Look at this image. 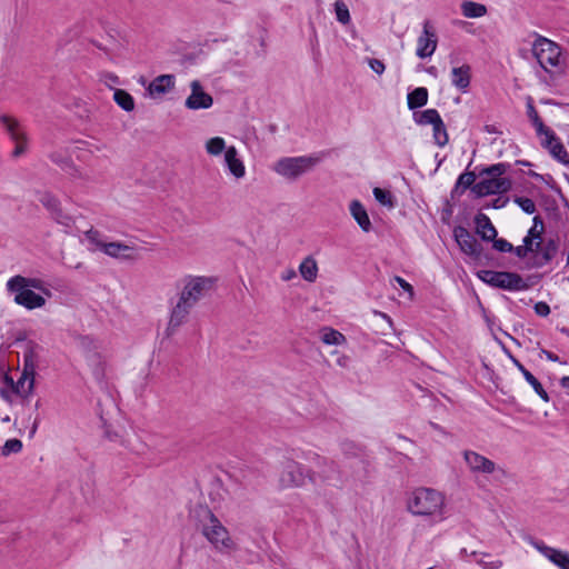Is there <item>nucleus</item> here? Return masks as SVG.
Segmentation results:
<instances>
[{
    "label": "nucleus",
    "instance_id": "1",
    "mask_svg": "<svg viewBox=\"0 0 569 569\" xmlns=\"http://www.w3.org/2000/svg\"><path fill=\"white\" fill-rule=\"evenodd\" d=\"M407 508L415 516L433 517L440 521L443 519L445 497L436 489L418 488L408 499Z\"/></svg>",
    "mask_w": 569,
    "mask_h": 569
},
{
    "label": "nucleus",
    "instance_id": "2",
    "mask_svg": "<svg viewBox=\"0 0 569 569\" xmlns=\"http://www.w3.org/2000/svg\"><path fill=\"white\" fill-rule=\"evenodd\" d=\"M197 526L202 535L218 549L228 550L233 546L228 530L222 526L214 513L206 506H198L193 510Z\"/></svg>",
    "mask_w": 569,
    "mask_h": 569
},
{
    "label": "nucleus",
    "instance_id": "3",
    "mask_svg": "<svg viewBox=\"0 0 569 569\" xmlns=\"http://www.w3.org/2000/svg\"><path fill=\"white\" fill-rule=\"evenodd\" d=\"M40 346L28 341L23 350V369L20 378L13 382L11 391L18 396L27 397L34 388L36 370L38 367Z\"/></svg>",
    "mask_w": 569,
    "mask_h": 569
},
{
    "label": "nucleus",
    "instance_id": "4",
    "mask_svg": "<svg viewBox=\"0 0 569 569\" xmlns=\"http://www.w3.org/2000/svg\"><path fill=\"white\" fill-rule=\"evenodd\" d=\"M307 459L318 468L316 478L318 477L322 482L336 488H341L349 482H355L350 472L342 470L341 461L338 463L318 453H312V456Z\"/></svg>",
    "mask_w": 569,
    "mask_h": 569
},
{
    "label": "nucleus",
    "instance_id": "5",
    "mask_svg": "<svg viewBox=\"0 0 569 569\" xmlns=\"http://www.w3.org/2000/svg\"><path fill=\"white\" fill-rule=\"evenodd\" d=\"M320 161L321 157L318 154L283 157L274 162L272 169L288 180H297L311 171Z\"/></svg>",
    "mask_w": 569,
    "mask_h": 569
},
{
    "label": "nucleus",
    "instance_id": "6",
    "mask_svg": "<svg viewBox=\"0 0 569 569\" xmlns=\"http://www.w3.org/2000/svg\"><path fill=\"white\" fill-rule=\"evenodd\" d=\"M306 480L316 483V471L307 468L302 463L287 458L281 462L278 485L281 489L303 487Z\"/></svg>",
    "mask_w": 569,
    "mask_h": 569
},
{
    "label": "nucleus",
    "instance_id": "7",
    "mask_svg": "<svg viewBox=\"0 0 569 569\" xmlns=\"http://www.w3.org/2000/svg\"><path fill=\"white\" fill-rule=\"evenodd\" d=\"M477 277L486 284L507 291H523L530 288V284L523 277L511 271L480 270Z\"/></svg>",
    "mask_w": 569,
    "mask_h": 569
},
{
    "label": "nucleus",
    "instance_id": "8",
    "mask_svg": "<svg viewBox=\"0 0 569 569\" xmlns=\"http://www.w3.org/2000/svg\"><path fill=\"white\" fill-rule=\"evenodd\" d=\"M532 53L546 72L551 73L552 68H557L560 64V47L545 37L538 36L533 41Z\"/></svg>",
    "mask_w": 569,
    "mask_h": 569
},
{
    "label": "nucleus",
    "instance_id": "9",
    "mask_svg": "<svg viewBox=\"0 0 569 569\" xmlns=\"http://www.w3.org/2000/svg\"><path fill=\"white\" fill-rule=\"evenodd\" d=\"M342 459L341 461L355 460L357 470L351 471L355 482H363L369 473V459L365 450L353 441H342L340 445Z\"/></svg>",
    "mask_w": 569,
    "mask_h": 569
},
{
    "label": "nucleus",
    "instance_id": "10",
    "mask_svg": "<svg viewBox=\"0 0 569 569\" xmlns=\"http://www.w3.org/2000/svg\"><path fill=\"white\" fill-rule=\"evenodd\" d=\"M0 124L11 141L16 144L14 149L12 150V157L19 158L24 154L28 149L29 139L21 123L13 117L1 114Z\"/></svg>",
    "mask_w": 569,
    "mask_h": 569
},
{
    "label": "nucleus",
    "instance_id": "11",
    "mask_svg": "<svg viewBox=\"0 0 569 569\" xmlns=\"http://www.w3.org/2000/svg\"><path fill=\"white\" fill-rule=\"evenodd\" d=\"M213 280L208 277H188L179 299L182 303L193 306L212 288Z\"/></svg>",
    "mask_w": 569,
    "mask_h": 569
},
{
    "label": "nucleus",
    "instance_id": "12",
    "mask_svg": "<svg viewBox=\"0 0 569 569\" xmlns=\"http://www.w3.org/2000/svg\"><path fill=\"white\" fill-rule=\"evenodd\" d=\"M87 238L91 243H94L98 249L109 257L131 260L133 259V248L121 242H104L99 240V232L97 230H89Z\"/></svg>",
    "mask_w": 569,
    "mask_h": 569
},
{
    "label": "nucleus",
    "instance_id": "13",
    "mask_svg": "<svg viewBox=\"0 0 569 569\" xmlns=\"http://www.w3.org/2000/svg\"><path fill=\"white\" fill-rule=\"evenodd\" d=\"M38 201L49 211L51 218L57 223L67 228H70L74 223L73 218L62 210L60 200L51 192H39Z\"/></svg>",
    "mask_w": 569,
    "mask_h": 569
},
{
    "label": "nucleus",
    "instance_id": "14",
    "mask_svg": "<svg viewBox=\"0 0 569 569\" xmlns=\"http://www.w3.org/2000/svg\"><path fill=\"white\" fill-rule=\"evenodd\" d=\"M453 238L465 254L473 259H480L482 257L483 248L481 243L467 228L462 226L455 227Z\"/></svg>",
    "mask_w": 569,
    "mask_h": 569
},
{
    "label": "nucleus",
    "instance_id": "15",
    "mask_svg": "<svg viewBox=\"0 0 569 569\" xmlns=\"http://www.w3.org/2000/svg\"><path fill=\"white\" fill-rule=\"evenodd\" d=\"M438 38L430 21H425L423 30L417 40L416 54L426 59L433 54L437 49Z\"/></svg>",
    "mask_w": 569,
    "mask_h": 569
},
{
    "label": "nucleus",
    "instance_id": "16",
    "mask_svg": "<svg viewBox=\"0 0 569 569\" xmlns=\"http://www.w3.org/2000/svg\"><path fill=\"white\" fill-rule=\"evenodd\" d=\"M512 182L510 179H488L485 178L481 181L472 186V192L476 197H485L488 194H498L508 192L511 189Z\"/></svg>",
    "mask_w": 569,
    "mask_h": 569
},
{
    "label": "nucleus",
    "instance_id": "17",
    "mask_svg": "<svg viewBox=\"0 0 569 569\" xmlns=\"http://www.w3.org/2000/svg\"><path fill=\"white\" fill-rule=\"evenodd\" d=\"M463 460L472 473H487L490 475L496 470V463L486 458L485 456L473 451L465 450L462 452Z\"/></svg>",
    "mask_w": 569,
    "mask_h": 569
},
{
    "label": "nucleus",
    "instance_id": "18",
    "mask_svg": "<svg viewBox=\"0 0 569 569\" xmlns=\"http://www.w3.org/2000/svg\"><path fill=\"white\" fill-rule=\"evenodd\" d=\"M542 137H545L541 140L542 148L547 149L553 159L563 166H569V154L556 133L550 129L542 133Z\"/></svg>",
    "mask_w": 569,
    "mask_h": 569
},
{
    "label": "nucleus",
    "instance_id": "19",
    "mask_svg": "<svg viewBox=\"0 0 569 569\" xmlns=\"http://www.w3.org/2000/svg\"><path fill=\"white\" fill-rule=\"evenodd\" d=\"M191 93L186 99L184 106L190 110L208 109L212 106V97L203 91L201 83L193 80L190 83Z\"/></svg>",
    "mask_w": 569,
    "mask_h": 569
},
{
    "label": "nucleus",
    "instance_id": "20",
    "mask_svg": "<svg viewBox=\"0 0 569 569\" xmlns=\"http://www.w3.org/2000/svg\"><path fill=\"white\" fill-rule=\"evenodd\" d=\"M7 289L8 291L16 293L14 302L28 310L41 308L46 305V299L31 289H18L17 287H7Z\"/></svg>",
    "mask_w": 569,
    "mask_h": 569
},
{
    "label": "nucleus",
    "instance_id": "21",
    "mask_svg": "<svg viewBox=\"0 0 569 569\" xmlns=\"http://www.w3.org/2000/svg\"><path fill=\"white\" fill-rule=\"evenodd\" d=\"M533 547L559 569H569V552L549 547L542 541L533 542Z\"/></svg>",
    "mask_w": 569,
    "mask_h": 569
},
{
    "label": "nucleus",
    "instance_id": "22",
    "mask_svg": "<svg viewBox=\"0 0 569 569\" xmlns=\"http://www.w3.org/2000/svg\"><path fill=\"white\" fill-rule=\"evenodd\" d=\"M191 309V306L188 303H182L181 299L178 300L176 306H173L171 309L168 328L166 330L167 336L174 333V331L186 321Z\"/></svg>",
    "mask_w": 569,
    "mask_h": 569
},
{
    "label": "nucleus",
    "instance_id": "23",
    "mask_svg": "<svg viewBox=\"0 0 569 569\" xmlns=\"http://www.w3.org/2000/svg\"><path fill=\"white\" fill-rule=\"evenodd\" d=\"M7 287H17L18 289H37L48 297H51V291L46 287L43 280L39 278H29L17 274L10 278L7 282Z\"/></svg>",
    "mask_w": 569,
    "mask_h": 569
},
{
    "label": "nucleus",
    "instance_id": "24",
    "mask_svg": "<svg viewBox=\"0 0 569 569\" xmlns=\"http://www.w3.org/2000/svg\"><path fill=\"white\" fill-rule=\"evenodd\" d=\"M224 162L229 172L236 178L241 179L246 174L243 161L239 158L236 147L230 146L224 152Z\"/></svg>",
    "mask_w": 569,
    "mask_h": 569
},
{
    "label": "nucleus",
    "instance_id": "25",
    "mask_svg": "<svg viewBox=\"0 0 569 569\" xmlns=\"http://www.w3.org/2000/svg\"><path fill=\"white\" fill-rule=\"evenodd\" d=\"M471 68L469 64L453 67L451 70V84L460 92L466 93L470 87Z\"/></svg>",
    "mask_w": 569,
    "mask_h": 569
},
{
    "label": "nucleus",
    "instance_id": "26",
    "mask_svg": "<svg viewBox=\"0 0 569 569\" xmlns=\"http://www.w3.org/2000/svg\"><path fill=\"white\" fill-rule=\"evenodd\" d=\"M176 77L173 74H161L156 77L147 90L151 97L164 94L174 88Z\"/></svg>",
    "mask_w": 569,
    "mask_h": 569
},
{
    "label": "nucleus",
    "instance_id": "27",
    "mask_svg": "<svg viewBox=\"0 0 569 569\" xmlns=\"http://www.w3.org/2000/svg\"><path fill=\"white\" fill-rule=\"evenodd\" d=\"M558 251V242L555 239H548L545 244H541V248L538 254L535 257L532 267L533 268H542L548 264L556 256Z\"/></svg>",
    "mask_w": 569,
    "mask_h": 569
},
{
    "label": "nucleus",
    "instance_id": "28",
    "mask_svg": "<svg viewBox=\"0 0 569 569\" xmlns=\"http://www.w3.org/2000/svg\"><path fill=\"white\" fill-rule=\"evenodd\" d=\"M476 231L483 241H491L497 237V230L491 223L488 216L477 213L475 217Z\"/></svg>",
    "mask_w": 569,
    "mask_h": 569
},
{
    "label": "nucleus",
    "instance_id": "29",
    "mask_svg": "<svg viewBox=\"0 0 569 569\" xmlns=\"http://www.w3.org/2000/svg\"><path fill=\"white\" fill-rule=\"evenodd\" d=\"M350 213L362 231L369 232L372 228L370 218L359 200H352L349 206Z\"/></svg>",
    "mask_w": 569,
    "mask_h": 569
},
{
    "label": "nucleus",
    "instance_id": "30",
    "mask_svg": "<svg viewBox=\"0 0 569 569\" xmlns=\"http://www.w3.org/2000/svg\"><path fill=\"white\" fill-rule=\"evenodd\" d=\"M511 360L513 365L518 368V370L522 373L525 380L533 388L535 392L546 402H548L549 395L543 389L540 381L529 371L525 368V366L515 357H511Z\"/></svg>",
    "mask_w": 569,
    "mask_h": 569
},
{
    "label": "nucleus",
    "instance_id": "31",
    "mask_svg": "<svg viewBox=\"0 0 569 569\" xmlns=\"http://www.w3.org/2000/svg\"><path fill=\"white\" fill-rule=\"evenodd\" d=\"M526 108H527V117L529 118L530 122L536 129V133L539 137H542V133L548 132L550 128L546 127L543 121L538 114V111L536 110L533 106V99L528 96L526 99Z\"/></svg>",
    "mask_w": 569,
    "mask_h": 569
},
{
    "label": "nucleus",
    "instance_id": "32",
    "mask_svg": "<svg viewBox=\"0 0 569 569\" xmlns=\"http://www.w3.org/2000/svg\"><path fill=\"white\" fill-rule=\"evenodd\" d=\"M428 102V90L425 87H418L410 91L407 96V104L409 110H416Z\"/></svg>",
    "mask_w": 569,
    "mask_h": 569
},
{
    "label": "nucleus",
    "instance_id": "33",
    "mask_svg": "<svg viewBox=\"0 0 569 569\" xmlns=\"http://www.w3.org/2000/svg\"><path fill=\"white\" fill-rule=\"evenodd\" d=\"M299 272L306 281L313 282L318 274L317 261L311 256L305 258L299 266Z\"/></svg>",
    "mask_w": 569,
    "mask_h": 569
},
{
    "label": "nucleus",
    "instance_id": "34",
    "mask_svg": "<svg viewBox=\"0 0 569 569\" xmlns=\"http://www.w3.org/2000/svg\"><path fill=\"white\" fill-rule=\"evenodd\" d=\"M74 343L87 357L98 349V341L91 336L76 335L73 337Z\"/></svg>",
    "mask_w": 569,
    "mask_h": 569
},
{
    "label": "nucleus",
    "instance_id": "35",
    "mask_svg": "<svg viewBox=\"0 0 569 569\" xmlns=\"http://www.w3.org/2000/svg\"><path fill=\"white\" fill-rule=\"evenodd\" d=\"M440 119H441V117L436 109H427L421 112L413 113V120L419 126H427V124L433 126V124H437V121Z\"/></svg>",
    "mask_w": 569,
    "mask_h": 569
},
{
    "label": "nucleus",
    "instance_id": "36",
    "mask_svg": "<svg viewBox=\"0 0 569 569\" xmlns=\"http://www.w3.org/2000/svg\"><path fill=\"white\" fill-rule=\"evenodd\" d=\"M511 168L510 163L499 162L491 164L480 172V176H487L488 179H508L507 177H502L509 169Z\"/></svg>",
    "mask_w": 569,
    "mask_h": 569
},
{
    "label": "nucleus",
    "instance_id": "37",
    "mask_svg": "<svg viewBox=\"0 0 569 569\" xmlns=\"http://www.w3.org/2000/svg\"><path fill=\"white\" fill-rule=\"evenodd\" d=\"M462 14L467 18H480L487 13L485 4L477 3L473 1H463L461 3Z\"/></svg>",
    "mask_w": 569,
    "mask_h": 569
},
{
    "label": "nucleus",
    "instance_id": "38",
    "mask_svg": "<svg viewBox=\"0 0 569 569\" xmlns=\"http://www.w3.org/2000/svg\"><path fill=\"white\" fill-rule=\"evenodd\" d=\"M114 102L124 111L129 112L134 109L133 97L122 89H116L113 92Z\"/></svg>",
    "mask_w": 569,
    "mask_h": 569
},
{
    "label": "nucleus",
    "instance_id": "39",
    "mask_svg": "<svg viewBox=\"0 0 569 569\" xmlns=\"http://www.w3.org/2000/svg\"><path fill=\"white\" fill-rule=\"evenodd\" d=\"M321 341L329 346H339L346 342V337L336 329L325 328L322 330Z\"/></svg>",
    "mask_w": 569,
    "mask_h": 569
},
{
    "label": "nucleus",
    "instance_id": "40",
    "mask_svg": "<svg viewBox=\"0 0 569 569\" xmlns=\"http://www.w3.org/2000/svg\"><path fill=\"white\" fill-rule=\"evenodd\" d=\"M476 174L473 172H463L458 177L456 186L452 190V196L455 193H462L466 189L471 188L475 184Z\"/></svg>",
    "mask_w": 569,
    "mask_h": 569
},
{
    "label": "nucleus",
    "instance_id": "41",
    "mask_svg": "<svg viewBox=\"0 0 569 569\" xmlns=\"http://www.w3.org/2000/svg\"><path fill=\"white\" fill-rule=\"evenodd\" d=\"M50 160L58 164L62 170L68 172L69 174H74L77 172V169L73 164V161L69 157H64L58 152H52L49 156Z\"/></svg>",
    "mask_w": 569,
    "mask_h": 569
},
{
    "label": "nucleus",
    "instance_id": "42",
    "mask_svg": "<svg viewBox=\"0 0 569 569\" xmlns=\"http://www.w3.org/2000/svg\"><path fill=\"white\" fill-rule=\"evenodd\" d=\"M372 193H373L375 199L380 204H382L387 208H393L396 206L395 197L389 190L376 187V188H373Z\"/></svg>",
    "mask_w": 569,
    "mask_h": 569
},
{
    "label": "nucleus",
    "instance_id": "43",
    "mask_svg": "<svg viewBox=\"0 0 569 569\" xmlns=\"http://www.w3.org/2000/svg\"><path fill=\"white\" fill-rule=\"evenodd\" d=\"M432 131L435 143L439 147H445L448 143L449 138L442 119L438 120L437 124L432 126Z\"/></svg>",
    "mask_w": 569,
    "mask_h": 569
},
{
    "label": "nucleus",
    "instance_id": "44",
    "mask_svg": "<svg viewBox=\"0 0 569 569\" xmlns=\"http://www.w3.org/2000/svg\"><path fill=\"white\" fill-rule=\"evenodd\" d=\"M228 147H226V141L223 138L221 137H213V138H210L207 142H206V151L210 154V156H220L223 151L226 152V149Z\"/></svg>",
    "mask_w": 569,
    "mask_h": 569
},
{
    "label": "nucleus",
    "instance_id": "45",
    "mask_svg": "<svg viewBox=\"0 0 569 569\" xmlns=\"http://www.w3.org/2000/svg\"><path fill=\"white\" fill-rule=\"evenodd\" d=\"M335 12L337 20L340 23L347 24L350 22V12L347 4L343 1L338 0L335 2Z\"/></svg>",
    "mask_w": 569,
    "mask_h": 569
},
{
    "label": "nucleus",
    "instance_id": "46",
    "mask_svg": "<svg viewBox=\"0 0 569 569\" xmlns=\"http://www.w3.org/2000/svg\"><path fill=\"white\" fill-rule=\"evenodd\" d=\"M533 224L528 230V234L530 238H536L537 240L542 241V232H543V220L540 216L533 217Z\"/></svg>",
    "mask_w": 569,
    "mask_h": 569
},
{
    "label": "nucleus",
    "instance_id": "47",
    "mask_svg": "<svg viewBox=\"0 0 569 569\" xmlns=\"http://www.w3.org/2000/svg\"><path fill=\"white\" fill-rule=\"evenodd\" d=\"M22 450V442L19 439H9L2 447V455L9 456L11 453H18Z\"/></svg>",
    "mask_w": 569,
    "mask_h": 569
},
{
    "label": "nucleus",
    "instance_id": "48",
    "mask_svg": "<svg viewBox=\"0 0 569 569\" xmlns=\"http://www.w3.org/2000/svg\"><path fill=\"white\" fill-rule=\"evenodd\" d=\"M515 202L521 208V210L528 214H532L536 211V203L532 199L527 197H517Z\"/></svg>",
    "mask_w": 569,
    "mask_h": 569
},
{
    "label": "nucleus",
    "instance_id": "49",
    "mask_svg": "<svg viewBox=\"0 0 569 569\" xmlns=\"http://www.w3.org/2000/svg\"><path fill=\"white\" fill-rule=\"evenodd\" d=\"M492 241V247L499 252H511L513 250V246L503 238H495Z\"/></svg>",
    "mask_w": 569,
    "mask_h": 569
},
{
    "label": "nucleus",
    "instance_id": "50",
    "mask_svg": "<svg viewBox=\"0 0 569 569\" xmlns=\"http://www.w3.org/2000/svg\"><path fill=\"white\" fill-rule=\"evenodd\" d=\"M485 557H489V555H482L479 559H476V562L480 565L483 569H499L502 566V561L499 559L487 561Z\"/></svg>",
    "mask_w": 569,
    "mask_h": 569
},
{
    "label": "nucleus",
    "instance_id": "51",
    "mask_svg": "<svg viewBox=\"0 0 569 569\" xmlns=\"http://www.w3.org/2000/svg\"><path fill=\"white\" fill-rule=\"evenodd\" d=\"M525 247L530 248V252H539L542 241L537 240L536 238H530V236L527 233V236L522 240Z\"/></svg>",
    "mask_w": 569,
    "mask_h": 569
},
{
    "label": "nucleus",
    "instance_id": "52",
    "mask_svg": "<svg viewBox=\"0 0 569 569\" xmlns=\"http://www.w3.org/2000/svg\"><path fill=\"white\" fill-rule=\"evenodd\" d=\"M535 312L540 317H547L550 313V307L545 301H539L533 307Z\"/></svg>",
    "mask_w": 569,
    "mask_h": 569
},
{
    "label": "nucleus",
    "instance_id": "53",
    "mask_svg": "<svg viewBox=\"0 0 569 569\" xmlns=\"http://www.w3.org/2000/svg\"><path fill=\"white\" fill-rule=\"evenodd\" d=\"M369 67L377 74H382L386 69L385 63L381 60L375 58L369 59Z\"/></svg>",
    "mask_w": 569,
    "mask_h": 569
},
{
    "label": "nucleus",
    "instance_id": "54",
    "mask_svg": "<svg viewBox=\"0 0 569 569\" xmlns=\"http://www.w3.org/2000/svg\"><path fill=\"white\" fill-rule=\"evenodd\" d=\"M518 258L523 259L530 253V248L525 246L513 247L511 250Z\"/></svg>",
    "mask_w": 569,
    "mask_h": 569
},
{
    "label": "nucleus",
    "instance_id": "55",
    "mask_svg": "<svg viewBox=\"0 0 569 569\" xmlns=\"http://www.w3.org/2000/svg\"><path fill=\"white\" fill-rule=\"evenodd\" d=\"M395 281L407 292H409L411 296L413 295V287L407 282L403 278L396 276Z\"/></svg>",
    "mask_w": 569,
    "mask_h": 569
},
{
    "label": "nucleus",
    "instance_id": "56",
    "mask_svg": "<svg viewBox=\"0 0 569 569\" xmlns=\"http://www.w3.org/2000/svg\"><path fill=\"white\" fill-rule=\"evenodd\" d=\"M507 202H508L507 198L498 197V198L492 200L490 207H492L495 209H501V208H503L507 204ZM487 208H489V206H487Z\"/></svg>",
    "mask_w": 569,
    "mask_h": 569
},
{
    "label": "nucleus",
    "instance_id": "57",
    "mask_svg": "<svg viewBox=\"0 0 569 569\" xmlns=\"http://www.w3.org/2000/svg\"><path fill=\"white\" fill-rule=\"evenodd\" d=\"M341 467L342 470H346L347 472L357 470V465L355 463V460L341 461Z\"/></svg>",
    "mask_w": 569,
    "mask_h": 569
},
{
    "label": "nucleus",
    "instance_id": "58",
    "mask_svg": "<svg viewBox=\"0 0 569 569\" xmlns=\"http://www.w3.org/2000/svg\"><path fill=\"white\" fill-rule=\"evenodd\" d=\"M541 352L546 356V358L548 360H550L552 362H558L559 361V357L556 353H553L551 351H548V350H545V349H542Z\"/></svg>",
    "mask_w": 569,
    "mask_h": 569
},
{
    "label": "nucleus",
    "instance_id": "59",
    "mask_svg": "<svg viewBox=\"0 0 569 569\" xmlns=\"http://www.w3.org/2000/svg\"><path fill=\"white\" fill-rule=\"evenodd\" d=\"M295 277H296V271L290 269L282 273L281 279L284 281H289Z\"/></svg>",
    "mask_w": 569,
    "mask_h": 569
},
{
    "label": "nucleus",
    "instance_id": "60",
    "mask_svg": "<svg viewBox=\"0 0 569 569\" xmlns=\"http://www.w3.org/2000/svg\"><path fill=\"white\" fill-rule=\"evenodd\" d=\"M375 313L383 318L390 326H392V319L387 313L381 311H375Z\"/></svg>",
    "mask_w": 569,
    "mask_h": 569
},
{
    "label": "nucleus",
    "instance_id": "61",
    "mask_svg": "<svg viewBox=\"0 0 569 569\" xmlns=\"http://www.w3.org/2000/svg\"><path fill=\"white\" fill-rule=\"evenodd\" d=\"M3 382L6 383V386H8V387H10V388H11V387L13 386V382H14V381H13V379H12V377H11V376H9L8 373H6V375H4V377H3Z\"/></svg>",
    "mask_w": 569,
    "mask_h": 569
},
{
    "label": "nucleus",
    "instance_id": "62",
    "mask_svg": "<svg viewBox=\"0 0 569 569\" xmlns=\"http://www.w3.org/2000/svg\"><path fill=\"white\" fill-rule=\"evenodd\" d=\"M0 396L2 399L7 400V401L10 400L9 391L4 388H0Z\"/></svg>",
    "mask_w": 569,
    "mask_h": 569
},
{
    "label": "nucleus",
    "instance_id": "63",
    "mask_svg": "<svg viewBox=\"0 0 569 569\" xmlns=\"http://www.w3.org/2000/svg\"><path fill=\"white\" fill-rule=\"evenodd\" d=\"M560 385L562 388L569 391V377L561 378Z\"/></svg>",
    "mask_w": 569,
    "mask_h": 569
},
{
    "label": "nucleus",
    "instance_id": "64",
    "mask_svg": "<svg viewBox=\"0 0 569 569\" xmlns=\"http://www.w3.org/2000/svg\"><path fill=\"white\" fill-rule=\"evenodd\" d=\"M485 131L488 132V133H496L497 130L493 126H490V124H487L485 126Z\"/></svg>",
    "mask_w": 569,
    "mask_h": 569
}]
</instances>
